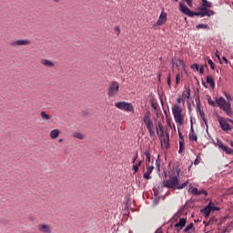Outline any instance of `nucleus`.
<instances>
[{"label":"nucleus","mask_w":233,"mask_h":233,"mask_svg":"<svg viewBox=\"0 0 233 233\" xmlns=\"http://www.w3.org/2000/svg\"><path fill=\"white\" fill-rule=\"evenodd\" d=\"M188 185V180L179 185V181L177 176L170 177L167 180L163 181V186L166 188H171L173 190L184 189Z\"/></svg>","instance_id":"f257e3e1"},{"label":"nucleus","mask_w":233,"mask_h":233,"mask_svg":"<svg viewBox=\"0 0 233 233\" xmlns=\"http://www.w3.org/2000/svg\"><path fill=\"white\" fill-rule=\"evenodd\" d=\"M225 96L227 100L220 96L218 99H216V102L218 103L219 108H221L223 112H226L227 116H230L232 115V111L230 109V101H232V98L228 93H225Z\"/></svg>","instance_id":"f03ea898"},{"label":"nucleus","mask_w":233,"mask_h":233,"mask_svg":"<svg viewBox=\"0 0 233 233\" xmlns=\"http://www.w3.org/2000/svg\"><path fill=\"white\" fill-rule=\"evenodd\" d=\"M151 117H152V115L150 114V111H147L143 117V122L146 125L147 131L149 132V135L154 136L156 132L154 131V123L152 122Z\"/></svg>","instance_id":"7ed1b4c3"},{"label":"nucleus","mask_w":233,"mask_h":233,"mask_svg":"<svg viewBox=\"0 0 233 233\" xmlns=\"http://www.w3.org/2000/svg\"><path fill=\"white\" fill-rule=\"evenodd\" d=\"M172 114L174 116L176 123H178V125H183L184 117L182 116V108L178 105L175 104L173 106Z\"/></svg>","instance_id":"20e7f679"},{"label":"nucleus","mask_w":233,"mask_h":233,"mask_svg":"<svg viewBox=\"0 0 233 233\" xmlns=\"http://www.w3.org/2000/svg\"><path fill=\"white\" fill-rule=\"evenodd\" d=\"M215 15V12L212 11V10H209L208 8H199V12H192L191 11V15L189 17H193L194 15L196 16H201V17H204V16H208L210 17L211 15Z\"/></svg>","instance_id":"39448f33"},{"label":"nucleus","mask_w":233,"mask_h":233,"mask_svg":"<svg viewBox=\"0 0 233 233\" xmlns=\"http://www.w3.org/2000/svg\"><path fill=\"white\" fill-rule=\"evenodd\" d=\"M218 121L222 130H224V132H228L229 130H232L231 127L227 122V119H225L224 117L218 116Z\"/></svg>","instance_id":"423d86ee"},{"label":"nucleus","mask_w":233,"mask_h":233,"mask_svg":"<svg viewBox=\"0 0 233 233\" xmlns=\"http://www.w3.org/2000/svg\"><path fill=\"white\" fill-rule=\"evenodd\" d=\"M117 108L126 110V112H134V106L128 102H118Z\"/></svg>","instance_id":"0eeeda50"},{"label":"nucleus","mask_w":233,"mask_h":233,"mask_svg":"<svg viewBox=\"0 0 233 233\" xmlns=\"http://www.w3.org/2000/svg\"><path fill=\"white\" fill-rule=\"evenodd\" d=\"M203 224L205 225V228H208L209 226H219L220 221L216 217H212L209 218L208 222L204 221Z\"/></svg>","instance_id":"6e6552de"},{"label":"nucleus","mask_w":233,"mask_h":233,"mask_svg":"<svg viewBox=\"0 0 233 233\" xmlns=\"http://www.w3.org/2000/svg\"><path fill=\"white\" fill-rule=\"evenodd\" d=\"M116 92H117V82L114 81L108 88V96L114 97V96H116Z\"/></svg>","instance_id":"1a4fd4ad"},{"label":"nucleus","mask_w":233,"mask_h":233,"mask_svg":"<svg viewBox=\"0 0 233 233\" xmlns=\"http://www.w3.org/2000/svg\"><path fill=\"white\" fill-rule=\"evenodd\" d=\"M116 92H117V82L114 81L108 88V96L114 97V96H116Z\"/></svg>","instance_id":"9d476101"},{"label":"nucleus","mask_w":233,"mask_h":233,"mask_svg":"<svg viewBox=\"0 0 233 233\" xmlns=\"http://www.w3.org/2000/svg\"><path fill=\"white\" fill-rule=\"evenodd\" d=\"M27 45H30L29 40H16V41H12L10 43L11 46H27Z\"/></svg>","instance_id":"9b49d317"},{"label":"nucleus","mask_w":233,"mask_h":233,"mask_svg":"<svg viewBox=\"0 0 233 233\" xmlns=\"http://www.w3.org/2000/svg\"><path fill=\"white\" fill-rule=\"evenodd\" d=\"M38 230L43 233H52V227L46 224H39Z\"/></svg>","instance_id":"f8f14e48"},{"label":"nucleus","mask_w":233,"mask_h":233,"mask_svg":"<svg viewBox=\"0 0 233 233\" xmlns=\"http://www.w3.org/2000/svg\"><path fill=\"white\" fill-rule=\"evenodd\" d=\"M167 15L164 12V9H163L159 15L158 20L157 21V25H163V24H165L167 22Z\"/></svg>","instance_id":"ddd939ff"},{"label":"nucleus","mask_w":233,"mask_h":233,"mask_svg":"<svg viewBox=\"0 0 233 233\" xmlns=\"http://www.w3.org/2000/svg\"><path fill=\"white\" fill-rule=\"evenodd\" d=\"M179 10H180V12H182L183 14L187 15L189 17H190V15H191L192 11L182 3L179 4Z\"/></svg>","instance_id":"4468645a"},{"label":"nucleus","mask_w":233,"mask_h":233,"mask_svg":"<svg viewBox=\"0 0 233 233\" xmlns=\"http://www.w3.org/2000/svg\"><path fill=\"white\" fill-rule=\"evenodd\" d=\"M154 171V166H147V172L144 174L145 179H152V177H150V174Z\"/></svg>","instance_id":"2eb2a0df"},{"label":"nucleus","mask_w":233,"mask_h":233,"mask_svg":"<svg viewBox=\"0 0 233 233\" xmlns=\"http://www.w3.org/2000/svg\"><path fill=\"white\" fill-rule=\"evenodd\" d=\"M189 97H190V90L188 89L187 91V94H183L182 96L177 98V103H183V105H184L185 100L189 99Z\"/></svg>","instance_id":"dca6fc26"},{"label":"nucleus","mask_w":233,"mask_h":233,"mask_svg":"<svg viewBox=\"0 0 233 233\" xmlns=\"http://www.w3.org/2000/svg\"><path fill=\"white\" fill-rule=\"evenodd\" d=\"M186 223H187L186 218H180V220L177 223L175 224V228L177 229L181 230L186 226Z\"/></svg>","instance_id":"f3484780"},{"label":"nucleus","mask_w":233,"mask_h":233,"mask_svg":"<svg viewBox=\"0 0 233 233\" xmlns=\"http://www.w3.org/2000/svg\"><path fill=\"white\" fill-rule=\"evenodd\" d=\"M210 213H211L210 205H208L205 208L201 209V214L205 217V218H208Z\"/></svg>","instance_id":"a211bd4d"},{"label":"nucleus","mask_w":233,"mask_h":233,"mask_svg":"<svg viewBox=\"0 0 233 233\" xmlns=\"http://www.w3.org/2000/svg\"><path fill=\"white\" fill-rule=\"evenodd\" d=\"M165 145L166 148H169V135L167 134L166 136L162 137L161 146Z\"/></svg>","instance_id":"6ab92c4d"},{"label":"nucleus","mask_w":233,"mask_h":233,"mask_svg":"<svg viewBox=\"0 0 233 233\" xmlns=\"http://www.w3.org/2000/svg\"><path fill=\"white\" fill-rule=\"evenodd\" d=\"M196 103H197V108H198V110L199 112V116H200L201 119L206 118L204 111L200 108V101H199L198 97L196 98Z\"/></svg>","instance_id":"aec40b11"},{"label":"nucleus","mask_w":233,"mask_h":233,"mask_svg":"<svg viewBox=\"0 0 233 233\" xmlns=\"http://www.w3.org/2000/svg\"><path fill=\"white\" fill-rule=\"evenodd\" d=\"M188 137H189L190 141H197L198 140V137L194 133L192 121H191V128H190V132H189Z\"/></svg>","instance_id":"412c9836"},{"label":"nucleus","mask_w":233,"mask_h":233,"mask_svg":"<svg viewBox=\"0 0 233 233\" xmlns=\"http://www.w3.org/2000/svg\"><path fill=\"white\" fill-rule=\"evenodd\" d=\"M42 65H44V66H47V68H52L54 67V62L48 60V59H43L41 61Z\"/></svg>","instance_id":"4be33fe9"},{"label":"nucleus","mask_w":233,"mask_h":233,"mask_svg":"<svg viewBox=\"0 0 233 233\" xmlns=\"http://www.w3.org/2000/svg\"><path fill=\"white\" fill-rule=\"evenodd\" d=\"M207 83L210 85V87L212 89L215 88V81H214L213 76L211 75H208Z\"/></svg>","instance_id":"5701e85b"},{"label":"nucleus","mask_w":233,"mask_h":233,"mask_svg":"<svg viewBox=\"0 0 233 233\" xmlns=\"http://www.w3.org/2000/svg\"><path fill=\"white\" fill-rule=\"evenodd\" d=\"M144 155L146 156V165L148 166V163L152 161V156L150 155V150H146L144 152Z\"/></svg>","instance_id":"b1692460"},{"label":"nucleus","mask_w":233,"mask_h":233,"mask_svg":"<svg viewBox=\"0 0 233 233\" xmlns=\"http://www.w3.org/2000/svg\"><path fill=\"white\" fill-rule=\"evenodd\" d=\"M50 137L51 139H57L59 137V129H53L50 132Z\"/></svg>","instance_id":"393cba45"},{"label":"nucleus","mask_w":233,"mask_h":233,"mask_svg":"<svg viewBox=\"0 0 233 233\" xmlns=\"http://www.w3.org/2000/svg\"><path fill=\"white\" fill-rule=\"evenodd\" d=\"M160 132V135H159V137H164V128H163V126H161V123H158V127H157V134H159Z\"/></svg>","instance_id":"a878e982"},{"label":"nucleus","mask_w":233,"mask_h":233,"mask_svg":"<svg viewBox=\"0 0 233 233\" xmlns=\"http://www.w3.org/2000/svg\"><path fill=\"white\" fill-rule=\"evenodd\" d=\"M201 1H202V4H201L202 7H200V8L212 7V4L210 2H208V0H201Z\"/></svg>","instance_id":"bb28decb"},{"label":"nucleus","mask_w":233,"mask_h":233,"mask_svg":"<svg viewBox=\"0 0 233 233\" xmlns=\"http://www.w3.org/2000/svg\"><path fill=\"white\" fill-rule=\"evenodd\" d=\"M40 116L43 119H45L46 121H48V119H52V116H50V115L46 114V112L42 111L40 113Z\"/></svg>","instance_id":"cd10ccee"},{"label":"nucleus","mask_w":233,"mask_h":233,"mask_svg":"<svg viewBox=\"0 0 233 233\" xmlns=\"http://www.w3.org/2000/svg\"><path fill=\"white\" fill-rule=\"evenodd\" d=\"M208 206H210V210L215 212V211H219V208L216 207L212 202H209Z\"/></svg>","instance_id":"c85d7f7f"},{"label":"nucleus","mask_w":233,"mask_h":233,"mask_svg":"<svg viewBox=\"0 0 233 233\" xmlns=\"http://www.w3.org/2000/svg\"><path fill=\"white\" fill-rule=\"evenodd\" d=\"M196 27L198 29H199V28H203V29H207V30L210 29V27L207 24H199V25H197Z\"/></svg>","instance_id":"c756f323"},{"label":"nucleus","mask_w":233,"mask_h":233,"mask_svg":"<svg viewBox=\"0 0 233 233\" xmlns=\"http://www.w3.org/2000/svg\"><path fill=\"white\" fill-rule=\"evenodd\" d=\"M73 137H76V139H84L85 137L83 136V134L79 132H75L73 134Z\"/></svg>","instance_id":"7c9ffc66"},{"label":"nucleus","mask_w":233,"mask_h":233,"mask_svg":"<svg viewBox=\"0 0 233 233\" xmlns=\"http://www.w3.org/2000/svg\"><path fill=\"white\" fill-rule=\"evenodd\" d=\"M223 151L226 152V154H228L229 156H233V149H231L226 146H225Z\"/></svg>","instance_id":"2f4dec72"},{"label":"nucleus","mask_w":233,"mask_h":233,"mask_svg":"<svg viewBox=\"0 0 233 233\" xmlns=\"http://www.w3.org/2000/svg\"><path fill=\"white\" fill-rule=\"evenodd\" d=\"M156 166L157 167L158 172H160V167H161V159L159 158V156L157 157V160H156Z\"/></svg>","instance_id":"473e14b6"},{"label":"nucleus","mask_w":233,"mask_h":233,"mask_svg":"<svg viewBox=\"0 0 233 233\" xmlns=\"http://www.w3.org/2000/svg\"><path fill=\"white\" fill-rule=\"evenodd\" d=\"M193 227H194L193 223L188 224V225L186 227V228L184 229V232H185V233H187L189 230H191V229L193 228Z\"/></svg>","instance_id":"72a5a7b5"},{"label":"nucleus","mask_w":233,"mask_h":233,"mask_svg":"<svg viewBox=\"0 0 233 233\" xmlns=\"http://www.w3.org/2000/svg\"><path fill=\"white\" fill-rule=\"evenodd\" d=\"M204 195L205 197L208 196V192L205 189L198 190V197Z\"/></svg>","instance_id":"f704fd0d"},{"label":"nucleus","mask_w":233,"mask_h":233,"mask_svg":"<svg viewBox=\"0 0 233 233\" xmlns=\"http://www.w3.org/2000/svg\"><path fill=\"white\" fill-rule=\"evenodd\" d=\"M208 64L210 66L211 69H215L216 65L211 59H208Z\"/></svg>","instance_id":"c9c22d12"},{"label":"nucleus","mask_w":233,"mask_h":233,"mask_svg":"<svg viewBox=\"0 0 233 233\" xmlns=\"http://www.w3.org/2000/svg\"><path fill=\"white\" fill-rule=\"evenodd\" d=\"M217 145L219 148H221V150H224V148L226 147V146H224L223 143L219 140H218Z\"/></svg>","instance_id":"e433bc0d"},{"label":"nucleus","mask_w":233,"mask_h":233,"mask_svg":"<svg viewBox=\"0 0 233 233\" xmlns=\"http://www.w3.org/2000/svg\"><path fill=\"white\" fill-rule=\"evenodd\" d=\"M191 194H192L193 196L198 197V188H197V187L192 188Z\"/></svg>","instance_id":"4c0bfd02"},{"label":"nucleus","mask_w":233,"mask_h":233,"mask_svg":"<svg viewBox=\"0 0 233 233\" xmlns=\"http://www.w3.org/2000/svg\"><path fill=\"white\" fill-rule=\"evenodd\" d=\"M133 170L135 171V174L139 170V167L137 164L133 165Z\"/></svg>","instance_id":"58836bf2"},{"label":"nucleus","mask_w":233,"mask_h":233,"mask_svg":"<svg viewBox=\"0 0 233 233\" xmlns=\"http://www.w3.org/2000/svg\"><path fill=\"white\" fill-rule=\"evenodd\" d=\"M191 68L196 69L197 71H198L199 70V66L198 64H194V65L191 66Z\"/></svg>","instance_id":"ea45409f"},{"label":"nucleus","mask_w":233,"mask_h":233,"mask_svg":"<svg viewBox=\"0 0 233 233\" xmlns=\"http://www.w3.org/2000/svg\"><path fill=\"white\" fill-rule=\"evenodd\" d=\"M179 148H185V141L184 140L179 141Z\"/></svg>","instance_id":"a19ab883"},{"label":"nucleus","mask_w":233,"mask_h":233,"mask_svg":"<svg viewBox=\"0 0 233 233\" xmlns=\"http://www.w3.org/2000/svg\"><path fill=\"white\" fill-rule=\"evenodd\" d=\"M180 74H177V76H176V83H177V85H178V83H179V81H180Z\"/></svg>","instance_id":"79ce46f5"},{"label":"nucleus","mask_w":233,"mask_h":233,"mask_svg":"<svg viewBox=\"0 0 233 233\" xmlns=\"http://www.w3.org/2000/svg\"><path fill=\"white\" fill-rule=\"evenodd\" d=\"M167 84H168V86L170 87V86H171V77H170V74L168 75V77H167Z\"/></svg>","instance_id":"37998d69"},{"label":"nucleus","mask_w":233,"mask_h":233,"mask_svg":"<svg viewBox=\"0 0 233 233\" xmlns=\"http://www.w3.org/2000/svg\"><path fill=\"white\" fill-rule=\"evenodd\" d=\"M187 4L191 7L193 5L192 0H185Z\"/></svg>","instance_id":"c03bdc74"},{"label":"nucleus","mask_w":233,"mask_h":233,"mask_svg":"<svg viewBox=\"0 0 233 233\" xmlns=\"http://www.w3.org/2000/svg\"><path fill=\"white\" fill-rule=\"evenodd\" d=\"M178 136L181 141H184V137L182 136V133L179 131V129H178Z\"/></svg>","instance_id":"a18cd8bd"},{"label":"nucleus","mask_w":233,"mask_h":233,"mask_svg":"<svg viewBox=\"0 0 233 233\" xmlns=\"http://www.w3.org/2000/svg\"><path fill=\"white\" fill-rule=\"evenodd\" d=\"M208 105H210L211 106H215V102L213 100H208Z\"/></svg>","instance_id":"49530a36"},{"label":"nucleus","mask_w":233,"mask_h":233,"mask_svg":"<svg viewBox=\"0 0 233 233\" xmlns=\"http://www.w3.org/2000/svg\"><path fill=\"white\" fill-rule=\"evenodd\" d=\"M198 71L200 72V74H203V73H204V67H203V66H201L198 68Z\"/></svg>","instance_id":"de8ad7c7"},{"label":"nucleus","mask_w":233,"mask_h":233,"mask_svg":"<svg viewBox=\"0 0 233 233\" xmlns=\"http://www.w3.org/2000/svg\"><path fill=\"white\" fill-rule=\"evenodd\" d=\"M87 115H88V113H86V111H83V112H82L83 117H86Z\"/></svg>","instance_id":"09e8293b"},{"label":"nucleus","mask_w":233,"mask_h":233,"mask_svg":"<svg viewBox=\"0 0 233 233\" xmlns=\"http://www.w3.org/2000/svg\"><path fill=\"white\" fill-rule=\"evenodd\" d=\"M152 108H154V110H157V105L152 104Z\"/></svg>","instance_id":"8fccbe9b"},{"label":"nucleus","mask_w":233,"mask_h":233,"mask_svg":"<svg viewBox=\"0 0 233 233\" xmlns=\"http://www.w3.org/2000/svg\"><path fill=\"white\" fill-rule=\"evenodd\" d=\"M178 64H179L180 66H185V64H184V62H183L182 60H178Z\"/></svg>","instance_id":"3c124183"},{"label":"nucleus","mask_w":233,"mask_h":233,"mask_svg":"<svg viewBox=\"0 0 233 233\" xmlns=\"http://www.w3.org/2000/svg\"><path fill=\"white\" fill-rule=\"evenodd\" d=\"M202 120L204 121V123H205V125H206V127L208 128V120L206 118H202Z\"/></svg>","instance_id":"603ef678"},{"label":"nucleus","mask_w":233,"mask_h":233,"mask_svg":"<svg viewBox=\"0 0 233 233\" xmlns=\"http://www.w3.org/2000/svg\"><path fill=\"white\" fill-rule=\"evenodd\" d=\"M137 165L138 167H141V165H143V160H139Z\"/></svg>","instance_id":"864d4df0"},{"label":"nucleus","mask_w":233,"mask_h":233,"mask_svg":"<svg viewBox=\"0 0 233 233\" xmlns=\"http://www.w3.org/2000/svg\"><path fill=\"white\" fill-rule=\"evenodd\" d=\"M199 160L198 158H196V160L194 161V165H198Z\"/></svg>","instance_id":"5fc2aeb1"},{"label":"nucleus","mask_w":233,"mask_h":233,"mask_svg":"<svg viewBox=\"0 0 233 233\" xmlns=\"http://www.w3.org/2000/svg\"><path fill=\"white\" fill-rule=\"evenodd\" d=\"M183 150H185V148L179 147L178 154H181V152H183Z\"/></svg>","instance_id":"6e6d98bb"},{"label":"nucleus","mask_w":233,"mask_h":233,"mask_svg":"<svg viewBox=\"0 0 233 233\" xmlns=\"http://www.w3.org/2000/svg\"><path fill=\"white\" fill-rule=\"evenodd\" d=\"M183 150H185V148L179 147L178 154H181V152H183Z\"/></svg>","instance_id":"4d7b16f0"},{"label":"nucleus","mask_w":233,"mask_h":233,"mask_svg":"<svg viewBox=\"0 0 233 233\" xmlns=\"http://www.w3.org/2000/svg\"><path fill=\"white\" fill-rule=\"evenodd\" d=\"M227 121H228V123H231V124L233 125V120H232V119L228 118Z\"/></svg>","instance_id":"13d9d810"},{"label":"nucleus","mask_w":233,"mask_h":233,"mask_svg":"<svg viewBox=\"0 0 233 233\" xmlns=\"http://www.w3.org/2000/svg\"><path fill=\"white\" fill-rule=\"evenodd\" d=\"M215 55H216V56L219 59V52L217 51Z\"/></svg>","instance_id":"bf43d9fd"},{"label":"nucleus","mask_w":233,"mask_h":233,"mask_svg":"<svg viewBox=\"0 0 233 233\" xmlns=\"http://www.w3.org/2000/svg\"><path fill=\"white\" fill-rule=\"evenodd\" d=\"M158 81L161 82V73L158 74Z\"/></svg>","instance_id":"052dcab7"},{"label":"nucleus","mask_w":233,"mask_h":233,"mask_svg":"<svg viewBox=\"0 0 233 233\" xmlns=\"http://www.w3.org/2000/svg\"><path fill=\"white\" fill-rule=\"evenodd\" d=\"M212 231H213V228H211V229L208 230V231H207V232H205V233H212Z\"/></svg>","instance_id":"680f3d73"},{"label":"nucleus","mask_w":233,"mask_h":233,"mask_svg":"<svg viewBox=\"0 0 233 233\" xmlns=\"http://www.w3.org/2000/svg\"><path fill=\"white\" fill-rule=\"evenodd\" d=\"M223 60L225 61L226 64H228V59L225 56H223Z\"/></svg>","instance_id":"e2e57ef3"},{"label":"nucleus","mask_w":233,"mask_h":233,"mask_svg":"<svg viewBox=\"0 0 233 233\" xmlns=\"http://www.w3.org/2000/svg\"><path fill=\"white\" fill-rule=\"evenodd\" d=\"M134 159L137 161V153L136 154Z\"/></svg>","instance_id":"0e129e2a"},{"label":"nucleus","mask_w":233,"mask_h":233,"mask_svg":"<svg viewBox=\"0 0 233 233\" xmlns=\"http://www.w3.org/2000/svg\"><path fill=\"white\" fill-rule=\"evenodd\" d=\"M132 163H133V165H136V159L135 158H133Z\"/></svg>","instance_id":"69168bd1"},{"label":"nucleus","mask_w":233,"mask_h":233,"mask_svg":"<svg viewBox=\"0 0 233 233\" xmlns=\"http://www.w3.org/2000/svg\"><path fill=\"white\" fill-rule=\"evenodd\" d=\"M115 32H117V25L115 26Z\"/></svg>","instance_id":"338daca9"},{"label":"nucleus","mask_w":233,"mask_h":233,"mask_svg":"<svg viewBox=\"0 0 233 233\" xmlns=\"http://www.w3.org/2000/svg\"><path fill=\"white\" fill-rule=\"evenodd\" d=\"M230 147H233V142L232 141L230 142Z\"/></svg>","instance_id":"774afa93"}]
</instances>
